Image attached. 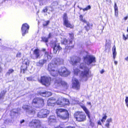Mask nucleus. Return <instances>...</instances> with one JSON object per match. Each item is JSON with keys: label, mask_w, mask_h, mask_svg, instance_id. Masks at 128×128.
I'll return each instance as SVG.
<instances>
[{"label": "nucleus", "mask_w": 128, "mask_h": 128, "mask_svg": "<svg viewBox=\"0 0 128 128\" xmlns=\"http://www.w3.org/2000/svg\"><path fill=\"white\" fill-rule=\"evenodd\" d=\"M80 69H74V72L75 75H77L78 74L80 75V77L84 81L88 79V75L89 68L86 64L84 63H81L80 66Z\"/></svg>", "instance_id": "f257e3e1"}, {"label": "nucleus", "mask_w": 128, "mask_h": 128, "mask_svg": "<svg viewBox=\"0 0 128 128\" xmlns=\"http://www.w3.org/2000/svg\"><path fill=\"white\" fill-rule=\"evenodd\" d=\"M63 60L62 59L57 58L54 59L51 63L48 66V70L50 74L53 76H55L58 75L57 72V66L62 64Z\"/></svg>", "instance_id": "f03ea898"}, {"label": "nucleus", "mask_w": 128, "mask_h": 128, "mask_svg": "<svg viewBox=\"0 0 128 128\" xmlns=\"http://www.w3.org/2000/svg\"><path fill=\"white\" fill-rule=\"evenodd\" d=\"M56 113L58 116L62 119H67L69 117L68 113L66 110L61 108L57 109Z\"/></svg>", "instance_id": "7ed1b4c3"}, {"label": "nucleus", "mask_w": 128, "mask_h": 128, "mask_svg": "<svg viewBox=\"0 0 128 128\" xmlns=\"http://www.w3.org/2000/svg\"><path fill=\"white\" fill-rule=\"evenodd\" d=\"M74 117L79 122L83 121L86 119V116L82 112H78L74 114Z\"/></svg>", "instance_id": "20e7f679"}, {"label": "nucleus", "mask_w": 128, "mask_h": 128, "mask_svg": "<svg viewBox=\"0 0 128 128\" xmlns=\"http://www.w3.org/2000/svg\"><path fill=\"white\" fill-rule=\"evenodd\" d=\"M84 61L87 66H89L92 63L96 62L95 58L92 56L87 55L85 57H84Z\"/></svg>", "instance_id": "39448f33"}, {"label": "nucleus", "mask_w": 128, "mask_h": 128, "mask_svg": "<svg viewBox=\"0 0 128 128\" xmlns=\"http://www.w3.org/2000/svg\"><path fill=\"white\" fill-rule=\"evenodd\" d=\"M54 85L56 88L61 85L66 88L68 86L67 84L65 82L62 81V79L60 78H57L56 79Z\"/></svg>", "instance_id": "423d86ee"}, {"label": "nucleus", "mask_w": 128, "mask_h": 128, "mask_svg": "<svg viewBox=\"0 0 128 128\" xmlns=\"http://www.w3.org/2000/svg\"><path fill=\"white\" fill-rule=\"evenodd\" d=\"M60 75L62 76H66L70 74V72L68 71L65 67L60 68L58 71H57Z\"/></svg>", "instance_id": "0eeeda50"}, {"label": "nucleus", "mask_w": 128, "mask_h": 128, "mask_svg": "<svg viewBox=\"0 0 128 128\" xmlns=\"http://www.w3.org/2000/svg\"><path fill=\"white\" fill-rule=\"evenodd\" d=\"M51 78L49 77L43 76L41 77L40 82L46 86L50 85V83Z\"/></svg>", "instance_id": "6e6552de"}, {"label": "nucleus", "mask_w": 128, "mask_h": 128, "mask_svg": "<svg viewBox=\"0 0 128 128\" xmlns=\"http://www.w3.org/2000/svg\"><path fill=\"white\" fill-rule=\"evenodd\" d=\"M50 112L49 110L46 109L42 110L38 112L37 116L40 118H46L49 114Z\"/></svg>", "instance_id": "1a4fd4ad"}, {"label": "nucleus", "mask_w": 128, "mask_h": 128, "mask_svg": "<svg viewBox=\"0 0 128 128\" xmlns=\"http://www.w3.org/2000/svg\"><path fill=\"white\" fill-rule=\"evenodd\" d=\"M57 104L61 106L68 105L69 104V100L68 99L62 97H59L57 100Z\"/></svg>", "instance_id": "9d476101"}, {"label": "nucleus", "mask_w": 128, "mask_h": 128, "mask_svg": "<svg viewBox=\"0 0 128 128\" xmlns=\"http://www.w3.org/2000/svg\"><path fill=\"white\" fill-rule=\"evenodd\" d=\"M34 104H37L38 105V107L43 106L44 104V100L42 99L38 98H35L33 100L32 105H34Z\"/></svg>", "instance_id": "9b49d317"}, {"label": "nucleus", "mask_w": 128, "mask_h": 128, "mask_svg": "<svg viewBox=\"0 0 128 128\" xmlns=\"http://www.w3.org/2000/svg\"><path fill=\"white\" fill-rule=\"evenodd\" d=\"M22 108L26 110V112L30 114H34L36 112L35 109L32 107L26 105H24Z\"/></svg>", "instance_id": "f8f14e48"}, {"label": "nucleus", "mask_w": 128, "mask_h": 128, "mask_svg": "<svg viewBox=\"0 0 128 128\" xmlns=\"http://www.w3.org/2000/svg\"><path fill=\"white\" fill-rule=\"evenodd\" d=\"M22 65L21 68V71L22 72V70L24 72L26 70L27 67L28 66L30 61L28 60L27 58H24L23 60Z\"/></svg>", "instance_id": "ddd939ff"}, {"label": "nucleus", "mask_w": 128, "mask_h": 128, "mask_svg": "<svg viewBox=\"0 0 128 128\" xmlns=\"http://www.w3.org/2000/svg\"><path fill=\"white\" fill-rule=\"evenodd\" d=\"M45 58L44 60H41L39 61L40 63L43 64L45 63L47 60H51L52 58L51 53L47 52H46L44 55Z\"/></svg>", "instance_id": "4468645a"}, {"label": "nucleus", "mask_w": 128, "mask_h": 128, "mask_svg": "<svg viewBox=\"0 0 128 128\" xmlns=\"http://www.w3.org/2000/svg\"><path fill=\"white\" fill-rule=\"evenodd\" d=\"M72 86L73 88L78 90L80 88V85L78 80L75 78H73L72 79Z\"/></svg>", "instance_id": "2eb2a0df"}, {"label": "nucleus", "mask_w": 128, "mask_h": 128, "mask_svg": "<svg viewBox=\"0 0 128 128\" xmlns=\"http://www.w3.org/2000/svg\"><path fill=\"white\" fill-rule=\"evenodd\" d=\"M81 108L83 109L84 110V111L87 116H88L90 120V126H92V127H93L94 126V123L91 122L90 114V113L89 111L84 106L81 105Z\"/></svg>", "instance_id": "dca6fc26"}, {"label": "nucleus", "mask_w": 128, "mask_h": 128, "mask_svg": "<svg viewBox=\"0 0 128 128\" xmlns=\"http://www.w3.org/2000/svg\"><path fill=\"white\" fill-rule=\"evenodd\" d=\"M40 51L38 49H36L33 51V54H31V57L34 59L38 58L40 56Z\"/></svg>", "instance_id": "f3484780"}, {"label": "nucleus", "mask_w": 128, "mask_h": 128, "mask_svg": "<svg viewBox=\"0 0 128 128\" xmlns=\"http://www.w3.org/2000/svg\"><path fill=\"white\" fill-rule=\"evenodd\" d=\"M80 58L79 57H74L70 58V63L73 65H76L80 62Z\"/></svg>", "instance_id": "a211bd4d"}, {"label": "nucleus", "mask_w": 128, "mask_h": 128, "mask_svg": "<svg viewBox=\"0 0 128 128\" xmlns=\"http://www.w3.org/2000/svg\"><path fill=\"white\" fill-rule=\"evenodd\" d=\"M29 28V26L27 24L25 23L22 25L21 30L22 32H28Z\"/></svg>", "instance_id": "6ab92c4d"}, {"label": "nucleus", "mask_w": 128, "mask_h": 128, "mask_svg": "<svg viewBox=\"0 0 128 128\" xmlns=\"http://www.w3.org/2000/svg\"><path fill=\"white\" fill-rule=\"evenodd\" d=\"M63 24L64 26L67 28H73L74 27V25L72 24L68 20H66L63 21Z\"/></svg>", "instance_id": "aec40b11"}, {"label": "nucleus", "mask_w": 128, "mask_h": 128, "mask_svg": "<svg viewBox=\"0 0 128 128\" xmlns=\"http://www.w3.org/2000/svg\"><path fill=\"white\" fill-rule=\"evenodd\" d=\"M57 100L54 98H51L48 101V106H53L54 103H57Z\"/></svg>", "instance_id": "412c9836"}, {"label": "nucleus", "mask_w": 128, "mask_h": 128, "mask_svg": "<svg viewBox=\"0 0 128 128\" xmlns=\"http://www.w3.org/2000/svg\"><path fill=\"white\" fill-rule=\"evenodd\" d=\"M40 121L36 120H33L30 122L29 126L31 127L34 126H36L38 124H39Z\"/></svg>", "instance_id": "4be33fe9"}, {"label": "nucleus", "mask_w": 128, "mask_h": 128, "mask_svg": "<svg viewBox=\"0 0 128 128\" xmlns=\"http://www.w3.org/2000/svg\"><path fill=\"white\" fill-rule=\"evenodd\" d=\"M40 94L41 95L44 97H48L52 95V93L51 92L46 91L41 92Z\"/></svg>", "instance_id": "5701e85b"}, {"label": "nucleus", "mask_w": 128, "mask_h": 128, "mask_svg": "<svg viewBox=\"0 0 128 128\" xmlns=\"http://www.w3.org/2000/svg\"><path fill=\"white\" fill-rule=\"evenodd\" d=\"M56 122V117L54 116H51L49 117L48 122L50 124H52L53 123Z\"/></svg>", "instance_id": "b1692460"}, {"label": "nucleus", "mask_w": 128, "mask_h": 128, "mask_svg": "<svg viewBox=\"0 0 128 128\" xmlns=\"http://www.w3.org/2000/svg\"><path fill=\"white\" fill-rule=\"evenodd\" d=\"M61 48L60 47V46L58 44H55L53 48V51L55 54H56L57 51L59 50H61Z\"/></svg>", "instance_id": "393cba45"}, {"label": "nucleus", "mask_w": 128, "mask_h": 128, "mask_svg": "<svg viewBox=\"0 0 128 128\" xmlns=\"http://www.w3.org/2000/svg\"><path fill=\"white\" fill-rule=\"evenodd\" d=\"M52 36L50 33L48 37H43L42 38V41L46 43L48 42L49 38L52 37Z\"/></svg>", "instance_id": "a878e982"}, {"label": "nucleus", "mask_w": 128, "mask_h": 128, "mask_svg": "<svg viewBox=\"0 0 128 128\" xmlns=\"http://www.w3.org/2000/svg\"><path fill=\"white\" fill-rule=\"evenodd\" d=\"M92 26V24H90L88 22L86 23V26H84L85 29L86 31H88V30L91 28Z\"/></svg>", "instance_id": "bb28decb"}, {"label": "nucleus", "mask_w": 128, "mask_h": 128, "mask_svg": "<svg viewBox=\"0 0 128 128\" xmlns=\"http://www.w3.org/2000/svg\"><path fill=\"white\" fill-rule=\"evenodd\" d=\"M116 48L115 46H114L112 48V51L113 52V56L114 60L116 55Z\"/></svg>", "instance_id": "cd10ccee"}, {"label": "nucleus", "mask_w": 128, "mask_h": 128, "mask_svg": "<svg viewBox=\"0 0 128 128\" xmlns=\"http://www.w3.org/2000/svg\"><path fill=\"white\" fill-rule=\"evenodd\" d=\"M123 39L124 40L128 39V32H124L123 35Z\"/></svg>", "instance_id": "c85d7f7f"}, {"label": "nucleus", "mask_w": 128, "mask_h": 128, "mask_svg": "<svg viewBox=\"0 0 128 128\" xmlns=\"http://www.w3.org/2000/svg\"><path fill=\"white\" fill-rule=\"evenodd\" d=\"M80 20V21L85 23H87V21L84 19H83V16L82 15H80L79 16Z\"/></svg>", "instance_id": "c756f323"}, {"label": "nucleus", "mask_w": 128, "mask_h": 128, "mask_svg": "<svg viewBox=\"0 0 128 128\" xmlns=\"http://www.w3.org/2000/svg\"><path fill=\"white\" fill-rule=\"evenodd\" d=\"M14 70L12 69H10L8 70V72L6 73L7 75H9L10 74H11L14 72Z\"/></svg>", "instance_id": "7c9ffc66"}, {"label": "nucleus", "mask_w": 128, "mask_h": 128, "mask_svg": "<svg viewBox=\"0 0 128 128\" xmlns=\"http://www.w3.org/2000/svg\"><path fill=\"white\" fill-rule=\"evenodd\" d=\"M63 21L66 20H68V17L67 14L66 13H64L63 16Z\"/></svg>", "instance_id": "2f4dec72"}, {"label": "nucleus", "mask_w": 128, "mask_h": 128, "mask_svg": "<svg viewBox=\"0 0 128 128\" xmlns=\"http://www.w3.org/2000/svg\"><path fill=\"white\" fill-rule=\"evenodd\" d=\"M68 42L66 38L64 39L61 41V43L64 44H66L68 43Z\"/></svg>", "instance_id": "473e14b6"}, {"label": "nucleus", "mask_w": 128, "mask_h": 128, "mask_svg": "<svg viewBox=\"0 0 128 128\" xmlns=\"http://www.w3.org/2000/svg\"><path fill=\"white\" fill-rule=\"evenodd\" d=\"M91 8V6L90 5H89L87 6L85 8H82V10L84 11H87L89 10Z\"/></svg>", "instance_id": "72a5a7b5"}, {"label": "nucleus", "mask_w": 128, "mask_h": 128, "mask_svg": "<svg viewBox=\"0 0 128 128\" xmlns=\"http://www.w3.org/2000/svg\"><path fill=\"white\" fill-rule=\"evenodd\" d=\"M36 128H46L41 125V123L40 121L39 124H38L36 126Z\"/></svg>", "instance_id": "f704fd0d"}, {"label": "nucleus", "mask_w": 128, "mask_h": 128, "mask_svg": "<svg viewBox=\"0 0 128 128\" xmlns=\"http://www.w3.org/2000/svg\"><path fill=\"white\" fill-rule=\"evenodd\" d=\"M49 22V20L45 21H44L43 23V26H47L48 25Z\"/></svg>", "instance_id": "c9c22d12"}, {"label": "nucleus", "mask_w": 128, "mask_h": 128, "mask_svg": "<svg viewBox=\"0 0 128 128\" xmlns=\"http://www.w3.org/2000/svg\"><path fill=\"white\" fill-rule=\"evenodd\" d=\"M72 44V40H70L69 43L68 44L69 45V46H68V48H69L70 49L71 48H73L74 47V46H70V45Z\"/></svg>", "instance_id": "e433bc0d"}, {"label": "nucleus", "mask_w": 128, "mask_h": 128, "mask_svg": "<svg viewBox=\"0 0 128 128\" xmlns=\"http://www.w3.org/2000/svg\"><path fill=\"white\" fill-rule=\"evenodd\" d=\"M125 103L126 106L128 108V96L126 97V98L125 100Z\"/></svg>", "instance_id": "4c0bfd02"}, {"label": "nucleus", "mask_w": 128, "mask_h": 128, "mask_svg": "<svg viewBox=\"0 0 128 128\" xmlns=\"http://www.w3.org/2000/svg\"><path fill=\"white\" fill-rule=\"evenodd\" d=\"M115 15L116 16H118V8L114 9Z\"/></svg>", "instance_id": "58836bf2"}, {"label": "nucleus", "mask_w": 128, "mask_h": 128, "mask_svg": "<svg viewBox=\"0 0 128 128\" xmlns=\"http://www.w3.org/2000/svg\"><path fill=\"white\" fill-rule=\"evenodd\" d=\"M48 11V7L46 6L42 10V12L45 13L47 12Z\"/></svg>", "instance_id": "ea45409f"}, {"label": "nucleus", "mask_w": 128, "mask_h": 128, "mask_svg": "<svg viewBox=\"0 0 128 128\" xmlns=\"http://www.w3.org/2000/svg\"><path fill=\"white\" fill-rule=\"evenodd\" d=\"M107 116L105 115L102 118V119L101 120V121L102 122H105V120L106 119Z\"/></svg>", "instance_id": "a19ab883"}, {"label": "nucleus", "mask_w": 128, "mask_h": 128, "mask_svg": "<svg viewBox=\"0 0 128 128\" xmlns=\"http://www.w3.org/2000/svg\"><path fill=\"white\" fill-rule=\"evenodd\" d=\"M27 80L28 81H32L34 80L32 76L29 77L27 78Z\"/></svg>", "instance_id": "79ce46f5"}, {"label": "nucleus", "mask_w": 128, "mask_h": 128, "mask_svg": "<svg viewBox=\"0 0 128 128\" xmlns=\"http://www.w3.org/2000/svg\"><path fill=\"white\" fill-rule=\"evenodd\" d=\"M112 118H110L107 119L106 121V122L109 123L112 122Z\"/></svg>", "instance_id": "37998d69"}, {"label": "nucleus", "mask_w": 128, "mask_h": 128, "mask_svg": "<svg viewBox=\"0 0 128 128\" xmlns=\"http://www.w3.org/2000/svg\"><path fill=\"white\" fill-rule=\"evenodd\" d=\"M21 55V54L20 52H18V53L16 55V56L17 57H20Z\"/></svg>", "instance_id": "c03bdc74"}, {"label": "nucleus", "mask_w": 128, "mask_h": 128, "mask_svg": "<svg viewBox=\"0 0 128 128\" xmlns=\"http://www.w3.org/2000/svg\"><path fill=\"white\" fill-rule=\"evenodd\" d=\"M64 126L60 125L59 126L55 127V128H64Z\"/></svg>", "instance_id": "a18cd8bd"}, {"label": "nucleus", "mask_w": 128, "mask_h": 128, "mask_svg": "<svg viewBox=\"0 0 128 128\" xmlns=\"http://www.w3.org/2000/svg\"><path fill=\"white\" fill-rule=\"evenodd\" d=\"M109 126V123L106 122V124L105 125V126L106 127H108Z\"/></svg>", "instance_id": "49530a36"}, {"label": "nucleus", "mask_w": 128, "mask_h": 128, "mask_svg": "<svg viewBox=\"0 0 128 128\" xmlns=\"http://www.w3.org/2000/svg\"><path fill=\"white\" fill-rule=\"evenodd\" d=\"M70 36L71 38L72 39H73V36H74V35L72 33L71 34H70Z\"/></svg>", "instance_id": "de8ad7c7"}, {"label": "nucleus", "mask_w": 128, "mask_h": 128, "mask_svg": "<svg viewBox=\"0 0 128 128\" xmlns=\"http://www.w3.org/2000/svg\"><path fill=\"white\" fill-rule=\"evenodd\" d=\"M77 103V102L75 101V100H73L72 101V104H76Z\"/></svg>", "instance_id": "09e8293b"}, {"label": "nucleus", "mask_w": 128, "mask_h": 128, "mask_svg": "<svg viewBox=\"0 0 128 128\" xmlns=\"http://www.w3.org/2000/svg\"><path fill=\"white\" fill-rule=\"evenodd\" d=\"M128 18V15L124 17L123 18V20L124 21H126Z\"/></svg>", "instance_id": "8fccbe9b"}, {"label": "nucleus", "mask_w": 128, "mask_h": 128, "mask_svg": "<svg viewBox=\"0 0 128 128\" xmlns=\"http://www.w3.org/2000/svg\"><path fill=\"white\" fill-rule=\"evenodd\" d=\"M118 8V7L117 6L116 3H115L114 4V9Z\"/></svg>", "instance_id": "3c124183"}, {"label": "nucleus", "mask_w": 128, "mask_h": 128, "mask_svg": "<svg viewBox=\"0 0 128 128\" xmlns=\"http://www.w3.org/2000/svg\"><path fill=\"white\" fill-rule=\"evenodd\" d=\"M24 120H22L20 121V123L21 124H22V123H24Z\"/></svg>", "instance_id": "603ef678"}, {"label": "nucleus", "mask_w": 128, "mask_h": 128, "mask_svg": "<svg viewBox=\"0 0 128 128\" xmlns=\"http://www.w3.org/2000/svg\"><path fill=\"white\" fill-rule=\"evenodd\" d=\"M65 128H75V127L71 126H68L66 127Z\"/></svg>", "instance_id": "864d4df0"}, {"label": "nucleus", "mask_w": 128, "mask_h": 128, "mask_svg": "<svg viewBox=\"0 0 128 128\" xmlns=\"http://www.w3.org/2000/svg\"><path fill=\"white\" fill-rule=\"evenodd\" d=\"M98 124L101 125L102 124L101 123L100 120L98 121Z\"/></svg>", "instance_id": "5fc2aeb1"}, {"label": "nucleus", "mask_w": 128, "mask_h": 128, "mask_svg": "<svg viewBox=\"0 0 128 128\" xmlns=\"http://www.w3.org/2000/svg\"><path fill=\"white\" fill-rule=\"evenodd\" d=\"M125 60L126 61H128V56L125 58Z\"/></svg>", "instance_id": "6e6d98bb"}, {"label": "nucleus", "mask_w": 128, "mask_h": 128, "mask_svg": "<svg viewBox=\"0 0 128 128\" xmlns=\"http://www.w3.org/2000/svg\"><path fill=\"white\" fill-rule=\"evenodd\" d=\"M104 72V70H102V71H100V73L101 74H102V73H103Z\"/></svg>", "instance_id": "4d7b16f0"}, {"label": "nucleus", "mask_w": 128, "mask_h": 128, "mask_svg": "<svg viewBox=\"0 0 128 128\" xmlns=\"http://www.w3.org/2000/svg\"><path fill=\"white\" fill-rule=\"evenodd\" d=\"M114 62L116 65L118 63V62L116 61H114Z\"/></svg>", "instance_id": "13d9d810"}, {"label": "nucleus", "mask_w": 128, "mask_h": 128, "mask_svg": "<svg viewBox=\"0 0 128 128\" xmlns=\"http://www.w3.org/2000/svg\"><path fill=\"white\" fill-rule=\"evenodd\" d=\"M101 27H102V30L104 28V26H100L99 27L100 28H101Z\"/></svg>", "instance_id": "bf43d9fd"}, {"label": "nucleus", "mask_w": 128, "mask_h": 128, "mask_svg": "<svg viewBox=\"0 0 128 128\" xmlns=\"http://www.w3.org/2000/svg\"><path fill=\"white\" fill-rule=\"evenodd\" d=\"M26 32H23L22 34V35L23 36H24V35L26 34Z\"/></svg>", "instance_id": "052dcab7"}, {"label": "nucleus", "mask_w": 128, "mask_h": 128, "mask_svg": "<svg viewBox=\"0 0 128 128\" xmlns=\"http://www.w3.org/2000/svg\"><path fill=\"white\" fill-rule=\"evenodd\" d=\"M2 70V68H1L0 67V72H1Z\"/></svg>", "instance_id": "680f3d73"}, {"label": "nucleus", "mask_w": 128, "mask_h": 128, "mask_svg": "<svg viewBox=\"0 0 128 128\" xmlns=\"http://www.w3.org/2000/svg\"><path fill=\"white\" fill-rule=\"evenodd\" d=\"M46 50V49H42V50L43 51H45Z\"/></svg>", "instance_id": "e2e57ef3"}, {"label": "nucleus", "mask_w": 128, "mask_h": 128, "mask_svg": "<svg viewBox=\"0 0 128 128\" xmlns=\"http://www.w3.org/2000/svg\"><path fill=\"white\" fill-rule=\"evenodd\" d=\"M88 104L89 105H91V103L90 102L88 103Z\"/></svg>", "instance_id": "0e129e2a"}, {"label": "nucleus", "mask_w": 128, "mask_h": 128, "mask_svg": "<svg viewBox=\"0 0 128 128\" xmlns=\"http://www.w3.org/2000/svg\"><path fill=\"white\" fill-rule=\"evenodd\" d=\"M127 31L128 32V27L127 28Z\"/></svg>", "instance_id": "69168bd1"}, {"label": "nucleus", "mask_w": 128, "mask_h": 128, "mask_svg": "<svg viewBox=\"0 0 128 128\" xmlns=\"http://www.w3.org/2000/svg\"><path fill=\"white\" fill-rule=\"evenodd\" d=\"M13 112V111H12L11 112V113H12Z\"/></svg>", "instance_id": "338daca9"}, {"label": "nucleus", "mask_w": 128, "mask_h": 128, "mask_svg": "<svg viewBox=\"0 0 128 128\" xmlns=\"http://www.w3.org/2000/svg\"><path fill=\"white\" fill-rule=\"evenodd\" d=\"M82 9V8H80V10H81V9Z\"/></svg>", "instance_id": "774afa93"}]
</instances>
